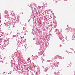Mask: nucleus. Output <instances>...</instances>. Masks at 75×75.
<instances>
[{
    "instance_id": "f257e3e1",
    "label": "nucleus",
    "mask_w": 75,
    "mask_h": 75,
    "mask_svg": "<svg viewBox=\"0 0 75 75\" xmlns=\"http://www.w3.org/2000/svg\"><path fill=\"white\" fill-rule=\"evenodd\" d=\"M58 57L56 56H55V57H54V59H57L58 58Z\"/></svg>"
},
{
    "instance_id": "7ed1b4c3",
    "label": "nucleus",
    "mask_w": 75,
    "mask_h": 75,
    "mask_svg": "<svg viewBox=\"0 0 75 75\" xmlns=\"http://www.w3.org/2000/svg\"><path fill=\"white\" fill-rule=\"evenodd\" d=\"M66 30H67V29H66Z\"/></svg>"
},
{
    "instance_id": "f03ea898",
    "label": "nucleus",
    "mask_w": 75,
    "mask_h": 75,
    "mask_svg": "<svg viewBox=\"0 0 75 75\" xmlns=\"http://www.w3.org/2000/svg\"><path fill=\"white\" fill-rule=\"evenodd\" d=\"M22 14H23V13H22Z\"/></svg>"
}]
</instances>
